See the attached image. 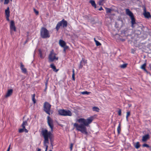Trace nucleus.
<instances>
[{
	"label": "nucleus",
	"mask_w": 151,
	"mask_h": 151,
	"mask_svg": "<svg viewBox=\"0 0 151 151\" xmlns=\"http://www.w3.org/2000/svg\"><path fill=\"white\" fill-rule=\"evenodd\" d=\"M19 131L20 133H22L24 132H27L28 131L25 128L24 129L23 127H22V128L19 129Z\"/></svg>",
	"instance_id": "412c9836"
},
{
	"label": "nucleus",
	"mask_w": 151,
	"mask_h": 151,
	"mask_svg": "<svg viewBox=\"0 0 151 151\" xmlns=\"http://www.w3.org/2000/svg\"><path fill=\"white\" fill-rule=\"evenodd\" d=\"M106 9L107 13H110L111 11V9L109 8H106Z\"/></svg>",
	"instance_id": "72a5a7b5"
},
{
	"label": "nucleus",
	"mask_w": 151,
	"mask_h": 151,
	"mask_svg": "<svg viewBox=\"0 0 151 151\" xmlns=\"http://www.w3.org/2000/svg\"><path fill=\"white\" fill-rule=\"evenodd\" d=\"M121 130V124L119 123L117 128V131L118 134H120V132Z\"/></svg>",
	"instance_id": "cd10ccee"
},
{
	"label": "nucleus",
	"mask_w": 151,
	"mask_h": 151,
	"mask_svg": "<svg viewBox=\"0 0 151 151\" xmlns=\"http://www.w3.org/2000/svg\"><path fill=\"white\" fill-rule=\"evenodd\" d=\"M60 22L61 23V25L63 26V27H67V22L64 19H63L62 20L60 21Z\"/></svg>",
	"instance_id": "f8f14e48"
},
{
	"label": "nucleus",
	"mask_w": 151,
	"mask_h": 151,
	"mask_svg": "<svg viewBox=\"0 0 151 151\" xmlns=\"http://www.w3.org/2000/svg\"><path fill=\"white\" fill-rule=\"evenodd\" d=\"M72 78L73 79V80H75V75H74L73 74H72Z\"/></svg>",
	"instance_id": "37998d69"
},
{
	"label": "nucleus",
	"mask_w": 151,
	"mask_h": 151,
	"mask_svg": "<svg viewBox=\"0 0 151 151\" xmlns=\"http://www.w3.org/2000/svg\"><path fill=\"white\" fill-rule=\"evenodd\" d=\"M9 16H6V19L8 21H9Z\"/></svg>",
	"instance_id": "a19ab883"
},
{
	"label": "nucleus",
	"mask_w": 151,
	"mask_h": 151,
	"mask_svg": "<svg viewBox=\"0 0 151 151\" xmlns=\"http://www.w3.org/2000/svg\"><path fill=\"white\" fill-rule=\"evenodd\" d=\"M59 114L62 116H71L72 113L69 110H66L64 109H60L58 111Z\"/></svg>",
	"instance_id": "39448f33"
},
{
	"label": "nucleus",
	"mask_w": 151,
	"mask_h": 151,
	"mask_svg": "<svg viewBox=\"0 0 151 151\" xmlns=\"http://www.w3.org/2000/svg\"><path fill=\"white\" fill-rule=\"evenodd\" d=\"M93 117L91 116L88 118L86 119L84 118H80L77 120V121L81 124L75 123L74 124V126L76 127L77 130L83 133L86 134H88L86 131V128L85 126H88L93 120Z\"/></svg>",
	"instance_id": "f257e3e1"
},
{
	"label": "nucleus",
	"mask_w": 151,
	"mask_h": 151,
	"mask_svg": "<svg viewBox=\"0 0 151 151\" xmlns=\"http://www.w3.org/2000/svg\"><path fill=\"white\" fill-rule=\"evenodd\" d=\"M47 122L49 126L51 128V132H52L53 127V121L49 116H48L47 117Z\"/></svg>",
	"instance_id": "0eeeda50"
},
{
	"label": "nucleus",
	"mask_w": 151,
	"mask_h": 151,
	"mask_svg": "<svg viewBox=\"0 0 151 151\" xmlns=\"http://www.w3.org/2000/svg\"><path fill=\"white\" fill-rule=\"evenodd\" d=\"M62 26L61 23L59 22L57 24L56 27V29L57 30V31H58L59 28H60V27Z\"/></svg>",
	"instance_id": "4be33fe9"
},
{
	"label": "nucleus",
	"mask_w": 151,
	"mask_h": 151,
	"mask_svg": "<svg viewBox=\"0 0 151 151\" xmlns=\"http://www.w3.org/2000/svg\"><path fill=\"white\" fill-rule=\"evenodd\" d=\"M126 14L131 17L134 16L133 14L128 9H125Z\"/></svg>",
	"instance_id": "9b49d317"
},
{
	"label": "nucleus",
	"mask_w": 151,
	"mask_h": 151,
	"mask_svg": "<svg viewBox=\"0 0 151 151\" xmlns=\"http://www.w3.org/2000/svg\"><path fill=\"white\" fill-rule=\"evenodd\" d=\"M48 59L50 62L58 60V57L56 56V54L54 52L53 50H52L50 52L49 55Z\"/></svg>",
	"instance_id": "20e7f679"
},
{
	"label": "nucleus",
	"mask_w": 151,
	"mask_h": 151,
	"mask_svg": "<svg viewBox=\"0 0 151 151\" xmlns=\"http://www.w3.org/2000/svg\"><path fill=\"white\" fill-rule=\"evenodd\" d=\"M63 47L64 48V49H66V50L68 48V46H66V45H65V46L64 47Z\"/></svg>",
	"instance_id": "79ce46f5"
},
{
	"label": "nucleus",
	"mask_w": 151,
	"mask_h": 151,
	"mask_svg": "<svg viewBox=\"0 0 151 151\" xmlns=\"http://www.w3.org/2000/svg\"><path fill=\"white\" fill-rule=\"evenodd\" d=\"M118 115H119V116H121V110L120 109H119L118 111Z\"/></svg>",
	"instance_id": "4c0bfd02"
},
{
	"label": "nucleus",
	"mask_w": 151,
	"mask_h": 151,
	"mask_svg": "<svg viewBox=\"0 0 151 151\" xmlns=\"http://www.w3.org/2000/svg\"><path fill=\"white\" fill-rule=\"evenodd\" d=\"M95 42L96 43V45L97 46H100L101 45L100 43V42H99L97 40H95Z\"/></svg>",
	"instance_id": "2f4dec72"
},
{
	"label": "nucleus",
	"mask_w": 151,
	"mask_h": 151,
	"mask_svg": "<svg viewBox=\"0 0 151 151\" xmlns=\"http://www.w3.org/2000/svg\"><path fill=\"white\" fill-rule=\"evenodd\" d=\"M144 13H143L144 16L147 18H149L151 17V15L149 12H146V9L145 8H144Z\"/></svg>",
	"instance_id": "9d476101"
},
{
	"label": "nucleus",
	"mask_w": 151,
	"mask_h": 151,
	"mask_svg": "<svg viewBox=\"0 0 151 151\" xmlns=\"http://www.w3.org/2000/svg\"><path fill=\"white\" fill-rule=\"evenodd\" d=\"M92 110L93 111L96 112H99L100 110L96 106L93 107L92 108Z\"/></svg>",
	"instance_id": "b1692460"
},
{
	"label": "nucleus",
	"mask_w": 151,
	"mask_h": 151,
	"mask_svg": "<svg viewBox=\"0 0 151 151\" xmlns=\"http://www.w3.org/2000/svg\"><path fill=\"white\" fill-rule=\"evenodd\" d=\"M10 145H9L7 151H9V150H10Z\"/></svg>",
	"instance_id": "a18cd8bd"
},
{
	"label": "nucleus",
	"mask_w": 151,
	"mask_h": 151,
	"mask_svg": "<svg viewBox=\"0 0 151 151\" xmlns=\"http://www.w3.org/2000/svg\"><path fill=\"white\" fill-rule=\"evenodd\" d=\"M91 93L90 92H87V91H85L82 92H81V94L83 95H89Z\"/></svg>",
	"instance_id": "c85d7f7f"
},
{
	"label": "nucleus",
	"mask_w": 151,
	"mask_h": 151,
	"mask_svg": "<svg viewBox=\"0 0 151 151\" xmlns=\"http://www.w3.org/2000/svg\"><path fill=\"white\" fill-rule=\"evenodd\" d=\"M89 151H91V150H90Z\"/></svg>",
	"instance_id": "6e6d98bb"
},
{
	"label": "nucleus",
	"mask_w": 151,
	"mask_h": 151,
	"mask_svg": "<svg viewBox=\"0 0 151 151\" xmlns=\"http://www.w3.org/2000/svg\"><path fill=\"white\" fill-rule=\"evenodd\" d=\"M5 13L6 16H10L9 9V7L5 10Z\"/></svg>",
	"instance_id": "f3484780"
},
{
	"label": "nucleus",
	"mask_w": 151,
	"mask_h": 151,
	"mask_svg": "<svg viewBox=\"0 0 151 151\" xmlns=\"http://www.w3.org/2000/svg\"><path fill=\"white\" fill-rule=\"evenodd\" d=\"M41 134L44 139V145L46 147L45 151H47L48 147L47 144L49 143L48 139H49L51 142L53 135L51 132H48L46 129L43 130L42 131Z\"/></svg>",
	"instance_id": "f03ea898"
},
{
	"label": "nucleus",
	"mask_w": 151,
	"mask_h": 151,
	"mask_svg": "<svg viewBox=\"0 0 151 151\" xmlns=\"http://www.w3.org/2000/svg\"><path fill=\"white\" fill-rule=\"evenodd\" d=\"M103 10V9L102 7H101L99 9V11H101Z\"/></svg>",
	"instance_id": "49530a36"
},
{
	"label": "nucleus",
	"mask_w": 151,
	"mask_h": 151,
	"mask_svg": "<svg viewBox=\"0 0 151 151\" xmlns=\"http://www.w3.org/2000/svg\"><path fill=\"white\" fill-rule=\"evenodd\" d=\"M27 125V121H23L22 124V127L24 129L25 128V126Z\"/></svg>",
	"instance_id": "393cba45"
},
{
	"label": "nucleus",
	"mask_w": 151,
	"mask_h": 151,
	"mask_svg": "<svg viewBox=\"0 0 151 151\" xmlns=\"http://www.w3.org/2000/svg\"><path fill=\"white\" fill-rule=\"evenodd\" d=\"M59 44L62 47H64L66 45L65 42L64 41L62 40H59Z\"/></svg>",
	"instance_id": "dca6fc26"
},
{
	"label": "nucleus",
	"mask_w": 151,
	"mask_h": 151,
	"mask_svg": "<svg viewBox=\"0 0 151 151\" xmlns=\"http://www.w3.org/2000/svg\"><path fill=\"white\" fill-rule=\"evenodd\" d=\"M9 2V0H4V4H8Z\"/></svg>",
	"instance_id": "f704fd0d"
},
{
	"label": "nucleus",
	"mask_w": 151,
	"mask_h": 151,
	"mask_svg": "<svg viewBox=\"0 0 151 151\" xmlns=\"http://www.w3.org/2000/svg\"><path fill=\"white\" fill-rule=\"evenodd\" d=\"M146 65V63H145L143 64L141 67V68L144 70L147 73H148V71L145 69V67Z\"/></svg>",
	"instance_id": "6ab92c4d"
},
{
	"label": "nucleus",
	"mask_w": 151,
	"mask_h": 151,
	"mask_svg": "<svg viewBox=\"0 0 151 151\" xmlns=\"http://www.w3.org/2000/svg\"><path fill=\"white\" fill-rule=\"evenodd\" d=\"M149 135L148 134H147L142 137V141L143 142H145L149 139Z\"/></svg>",
	"instance_id": "ddd939ff"
},
{
	"label": "nucleus",
	"mask_w": 151,
	"mask_h": 151,
	"mask_svg": "<svg viewBox=\"0 0 151 151\" xmlns=\"http://www.w3.org/2000/svg\"><path fill=\"white\" fill-rule=\"evenodd\" d=\"M134 147L137 149H138L140 147V145L139 142H137L134 144Z\"/></svg>",
	"instance_id": "a878e982"
},
{
	"label": "nucleus",
	"mask_w": 151,
	"mask_h": 151,
	"mask_svg": "<svg viewBox=\"0 0 151 151\" xmlns=\"http://www.w3.org/2000/svg\"><path fill=\"white\" fill-rule=\"evenodd\" d=\"M142 146L143 147H146L147 148H149L150 147L149 146L146 144H144Z\"/></svg>",
	"instance_id": "c9c22d12"
},
{
	"label": "nucleus",
	"mask_w": 151,
	"mask_h": 151,
	"mask_svg": "<svg viewBox=\"0 0 151 151\" xmlns=\"http://www.w3.org/2000/svg\"><path fill=\"white\" fill-rule=\"evenodd\" d=\"M150 69L151 70V66L150 67Z\"/></svg>",
	"instance_id": "864d4df0"
},
{
	"label": "nucleus",
	"mask_w": 151,
	"mask_h": 151,
	"mask_svg": "<svg viewBox=\"0 0 151 151\" xmlns=\"http://www.w3.org/2000/svg\"><path fill=\"white\" fill-rule=\"evenodd\" d=\"M35 94H34L32 96V100L34 103L35 104L36 103V100L35 99Z\"/></svg>",
	"instance_id": "c756f323"
},
{
	"label": "nucleus",
	"mask_w": 151,
	"mask_h": 151,
	"mask_svg": "<svg viewBox=\"0 0 151 151\" xmlns=\"http://www.w3.org/2000/svg\"><path fill=\"white\" fill-rule=\"evenodd\" d=\"M73 146V144L71 143L70 145V148L71 151L72 150Z\"/></svg>",
	"instance_id": "58836bf2"
},
{
	"label": "nucleus",
	"mask_w": 151,
	"mask_h": 151,
	"mask_svg": "<svg viewBox=\"0 0 151 151\" xmlns=\"http://www.w3.org/2000/svg\"><path fill=\"white\" fill-rule=\"evenodd\" d=\"M96 40L95 38H94V40L95 41V40Z\"/></svg>",
	"instance_id": "3c124183"
},
{
	"label": "nucleus",
	"mask_w": 151,
	"mask_h": 151,
	"mask_svg": "<svg viewBox=\"0 0 151 151\" xmlns=\"http://www.w3.org/2000/svg\"><path fill=\"white\" fill-rule=\"evenodd\" d=\"M13 90L12 89L9 90L5 95L6 97L9 96L12 93Z\"/></svg>",
	"instance_id": "4468645a"
},
{
	"label": "nucleus",
	"mask_w": 151,
	"mask_h": 151,
	"mask_svg": "<svg viewBox=\"0 0 151 151\" xmlns=\"http://www.w3.org/2000/svg\"><path fill=\"white\" fill-rule=\"evenodd\" d=\"M39 55H40V57L41 58H43L44 57L42 55V52L40 50L39 51Z\"/></svg>",
	"instance_id": "e433bc0d"
},
{
	"label": "nucleus",
	"mask_w": 151,
	"mask_h": 151,
	"mask_svg": "<svg viewBox=\"0 0 151 151\" xmlns=\"http://www.w3.org/2000/svg\"><path fill=\"white\" fill-rule=\"evenodd\" d=\"M72 72H73L72 74H73L74 75H75V70H74V69H73Z\"/></svg>",
	"instance_id": "c03bdc74"
},
{
	"label": "nucleus",
	"mask_w": 151,
	"mask_h": 151,
	"mask_svg": "<svg viewBox=\"0 0 151 151\" xmlns=\"http://www.w3.org/2000/svg\"><path fill=\"white\" fill-rule=\"evenodd\" d=\"M41 149L40 148H38L37 149V151H41Z\"/></svg>",
	"instance_id": "de8ad7c7"
},
{
	"label": "nucleus",
	"mask_w": 151,
	"mask_h": 151,
	"mask_svg": "<svg viewBox=\"0 0 151 151\" xmlns=\"http://www.w3.org/2000/svg\"><path fill=\"white\" fill-rule=\"evenodd\" d=\"M10 29L11 33H12V30L14 31H16V28L15 26L14 22L12 20L10 21Z\"/></svg>",
	"instance_id": "6e6552de"
},
{
	"label": "nucleus",
	"mask_w": 151,
	"mask_h": 151,
	"mask_svg": "<svg viewBox=\"0 0 151 151\" xmlns=\"http://www.w3.org/2000/svg\"><path fill=\"white\" fill-rule=\"evenodd\" d=\"M50 66L51 68L53 69V71L55 72H57L58 70V69H56L55 66L53 64H51Z\"/></svg>",
	"instance_id": "aec40b11"
},
{
	"label": "nucleus",
	"mask_w": 151,
	"mask_h": 151,
	"mask_svg": "<svg viewBox=\"0 0 151 151\" xmlns=\"http://www.w3.org/2000/svg\"><path fill=\"white\" fill-rule=\"evenodd\" d=\"M20 68L23 73H26L27 72L26 69L24 68V66L22 63H20Z\"/></svg>",
	"instance_id": "2eb2a0df"
},
{
	"label": "nucleus",
	"mask_w": 151,
	"mask_h": 151,
	"mask_svg": "<svg viewBox=\"0 0 151 151\" xmlns=\"http://www.w3.org/2000/svg\"><path fill=\"white\" fill-rule=\"evenodd\" d=\"M89 2L93 7H94L95 8H96V5L94 0H91Z\"/></svg>",
	"instance_id": "a211bd4d"
},
{
	"label": "nucleus",
	"mask_w": 151,
	"mask_h": 151,
	"mask_svg": "<svg viewBox=\"0 0 151 151\" xmlns=\"http://www.w3.org/2000/svg\"><path fill=\"white\" fill-rule=\"evenodd\" d=\"M105 0H100L99 1V5H103L105 3Z\"/></svg>",
	"instance_id": "bb28decb"
},
{
	"label": "nucleus",
	"mask_w": 151,
	"mask_h": 151,
	"mask_svg": "<svg viewBox=\"0 0 151 151\" xmlns=\"http://www.w3.org/2000/svg\"><path fill=\"white\" fill-rule=\"evenodd\" d=\"M87 63V60L82 58V60L81 61L80 63V64L79 68L80 69L82 68L83 66V64L84 65H85Z\"/></svg>",
	"instance_id": "1a4fd4ad"
},
{
	"label": "nucleus",
	"mask_w": 151,
	"mask_h": 151,
	"mask_svg": "<svg viewBox=\"0 0 151 151\" xmlns=\"http://www.w3.org/2000/svg\"><path fill=\"white\" fill-rule=\"evenodd\" d=\"M127 64H124L120 65L121 68H125L127 66Z\"/></svg>",
	"instance_id": "473e14b6"
},
{
	"label": "nucleus",
	"mask_w": 151,
	"mask_h": 151,
	"mask_svg": "<svg viewBox=\"0 0 151 151\" xmlns=\"http://www.w3.org/2000/svg\"><path fill=\"white\" fill-rule=\"evenodd\" d=\"M11 1H12V0H10Z\"/></svg>",
	"instance_id": "5fc2aeb1"
},
{
	"label": "nucleus",
	"mask_w": 151,
	"mask_h": 151,
	"mask_svg": "<svg viewBox=\"0 0 151 151\" xmlns=\"http://www.w3.org/2000/svg\"><path fill=\"white\" fill-rule=\"evenodd\" d=\"M49 151H52V150H49Z\"/></svg>",
	"instance_id": "603ef678"
},
{
	"label": "nucleus",
	"mask_w": 151,
	"mask_h": 151,
	"mask_svg": "<svg viewBox=\"0 0 151 151\" xmlns=\"http://www.w3.org/2000/svg\"><path fill=\"white\" fill-rule=\"evenodd\" d=\"M34 12H35L36 14H38V11H37L35 9H34Z\"/></svg>",
	"instance_id": "ea45409f"
},
{
	"label": "nucleus",
	"mask_w": 151,
	"mask_h": 151,
	"mask_svg": "<svg viewBox=\"0 0 151 151\" xmlns=\"http://www.w3.org/2000/svg\"><path fill=\"white\" fill-rule=\"evenodd\" d=\"M131 19V23L132 24V26L133 27V25L135 23V19L134 16L130 17Z\"/></svg>",
	"instance_id": "5701e85b"
},
{
	"label": "nucleus",
	"mask_w": 151,
	"mask_h": 151,
	"mask_svg": "<svg viewBox=\"0 0 151 151\" xmlns=\"http://www.w3.org/2000/svg\"><path fill=\"white\" fill-rule=\"evenodd\" d=\"M65 50L66 49H64V50L63 51L65 52Z\"/></svg>",
	"instance_id": "8fccbe9b"
},
{
	"label": "nucleus",
	"mask_w": 151,
	"mask_h": 151,
	"mask_svg": "<svg viewBox=\"0 0 151 151\" xmlns=\"http://www.w3.org/2000/svg\"><path fill=\"white\" fill-rule=\"evenodd\" d=\"M51 106V105L48 102H45L44 104V110L49 115L50 114Z\"/></svg>",
	"instance_id": "423d86ee"
},
{
	"label": "nucleus",
	"mask_w": 151,
	"mask_h": 151,
	"mask_svg": "<svg viewBox=\"0 0 151 151\" xmlns=\"http://www.w3.org/2000/svg\"><path fill=\"white\" fill-rule=\"evenodd\" d=\"M130 114V111H127V115H126V119L127 121H128V117L129 116Z\"/></svg>",
	"instance_id": "7c9ffc66"
},
{
	"label": "nucleus",
	"mask_w": 151,
	"mask_h": 151,
	"mask_svg": "<svg viewBox=\"0 0 151 151\" xmlns=\"http://www.w3.org/2000/svg\"><path fill=\"white\" fill-rule=\"evenodd\" d=\"M65 50L66 49H64V50L63 51L65 52Z\"/></svg>",
	"instance_id": "09e8293b"
},
{
	"label": "nucleus",
	"mask_w": 151,
	"mask_h": 151,
	"mask_svg": "<svg viewBox=\"0 0 151 151\" xmlns=\"http://www.w3.org/2000/svg\"><path fill=\"white\" fill-rule=\"evenodd\" d=\"M40 35L43 38H49L50 37L48 31L45 28L42 27L40 30Z\"/></svg>",
	"instance_id": "7ed1b4c3"
}]
</instances>
